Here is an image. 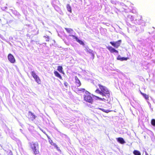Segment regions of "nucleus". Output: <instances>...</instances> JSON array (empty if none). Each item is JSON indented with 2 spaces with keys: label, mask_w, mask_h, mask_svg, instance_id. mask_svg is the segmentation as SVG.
Here are the masks:
<instances>
[{
  "label": "nucleus",
  "mask_w": 155,
  "mask_h": 155,
  "mask_svg": "<svg viewBox=\"0 0 155 155\" xmlns=\"http://www.w3.org/2000/svg\"><path fill=\"white\" fill-rule=\"evenodd\" d=\"M98 85L99 89H97L95 91V92L104 97L106 99H107V101H108L110 98V93L108 89L100 84H99Z\"/></svg>",
  "instance_id": "f257e3e1"
},
{
  "label": "nucleus",
  "mask_w": 155,
  "mask_h": 155,
  "mask_svg": "<svg viewBox=\"0 0 155 155\" xmlns=\"http://www.w3.org/2000/svg\"><path fill=\"white\" fill-rule=\"evenodd\" d=\"M30 147L33 151L35 155H39V144L37 142H32L29 143Z\"/></svg>",
  "instance_id": "f03ea898"
},
{
  "label": "nucleus",
  "mask_w": 155,
  "mask_h": 155,
  "mask_svg": "<svg viewBox=\"0 0 155 155\" xmlns=\"http://www.w3.org/2000/svg\"><path fill=\"white\" fill-rule=\"evenodd\" d=\"M84 100L91 104H92L93 102V100L91 96V94L87 91H85V94L84 95Z\"/></svg>",
  "instance_id": "7ed1b4c3"
},
{
  "label": "nucleus",
  "mask_w": 155,
  "mask_h": 155,
  "mask_svg": "<svg viewBox=\"0 0 155 155\" xmlns=\"http://www.w3.org/2000/svg\"><path fill=\"white\" fill-rule=\"evenodd\" d=\"M122 41L121 40H119L116 41L110 42V43L111 45L116 48H118L121 44Z\"/></svg>",
  "instance_id": "20e7f679"
},
{
  "label": "nucleus",
  "mask_w": 155,
  "mask_h": 155,
  "mask_svg": "<svg viewBox=\"0 0 155 155\" xmlns=\"http://www.w3.org/2000/svg\"><path fill=\"white\" fill-rule=\"evenodd\" d=\"M8 58L9 61L12 63H14L15 62V60L13 56L11 54H9L8 56Z\"/></svg>",
  "instance_id": "39448f33"
},
{
  "label": "nucleus",
  "mask_w": 155,
  "mask_h": 155,
  "mask_svg": "<svg viewBox=\"0 0 155 155\" xmlns=\"http://www.w3.org/2000/svg\"><path fill=\"white\" fill-rule=\"evenodd\" d=\"M28 118L30 120H33L36 118V116L35 114L31 111L28 112Z\"/></svg>",
  "instance_id": "423d86ee"
},
{
  "label": "nucleus",
  "mask_w": 155,
  "mask_h": 155,
  "mask_svg": "<svg viewBox=\"0 0 155 155\" xmlns=\"http://www.w3.org/2000/svg\"><path fill=\"white\" fill-rule=\"evenodd\" d=\"M70 36L72 37L73 38H74L79 43L80 45H84V42L82 41L79 40L78 38L75 36L74 35H69Z\"/></svg>",
  "instance_id": "0eeeda50"
},
{
  "label": "nucleus",
  "mask_w": 155,
  "mask_h": 155,
  "mask_svg": "<svg viewBox=\"0 0 155 155\" xmlns=\"http://www.w3.org/2000/svg\"><path fill=\"white\" fill-rule=\"evenodd\" d=\"M107 48L108 49L110 52L111 53H118V51L117 50H116L114 48L112 47L111 46H109L107 47Z\"/></svg>",
  "instance_id": "6e6552de"
},
{
  "label": "nucleus",
  "mask_w": 155,
  "mask_h": 155,
  "mask_svg": "<svg viewBox=\"0 0 155 155\" xmlns=\"http://www.w3.org/2000/svg\"><path fill=\"white\" fill-rule=\"evenodd\" d=\"M47 136L48 138L49 139V142L50 143L51 145L54 146V147L55 148H56L58 150H59V148L58 147V146L56 145V144L53 142L52 140L50 139V138L49 136H48V135Z\"/></svg>",
  "instance_id": "1a4fd4ad"
},
{
  "label": "nucleus",
  "mask_w": 155,
  "mask_h": 155,
  "mask_svg": "<svg viewBox=\"0 0 155 155\" xmlns=\"http://www.w3.org/2000/svg\"><path fill=\"white\" fill-rule=\"evenodd\" d=\"M75 82L76 84L78 87L80 86L81 85V83L78 78L77 76H76L75 77Z\"/></svg>",
  "instance_id": "9d476101"
},
{
  "label": "nucleus",
  "mask_w": 155,
  "mask_h": 155,
  "mask_svg": "<svg viewBox=\"0 0 155 155\" xmlns=\"http://www.w3.org/2000/svg\"><path fill=\"white\" fill-rule=\"evenodd\" d=\"M117 141L121 144H123L125 143L123 138L122 137H118L117 138Z\"/></svg>",
  "instance_id": "9b49d317"
},
{
  "label": "nucleus",
  "mask_w": 155,
  "mask_h": 155,
  "mask_svg": "<svg viewBox=\"0 0 155 155\" xmlns=\"http://www.w3.org/2000/svg\"><path fill=\"white\" fill-rule=\"evenodd\" d=\"M94 98H95L96 100H101V101H107V99H106L105 97H103V98H101V97H98V96H95V95H94Z\"/></svg>",
  "instance_id": "f8f14e48"
},
{
  "label": "nucleus",
  "mask_w": 155,
  "mask_h": 155,
  "mask_svg": "<svg viewBox=\"0 0 155 155\" xmlns=\"http://www.w3.org/2000/svg\"><path fill=\"white\" fill-rule=\"evenodd\" d=\"M54 74L56 77L58 78L61 79H62V77L58 71H54Z\"/></svg>",
  "instance_id": "ddd939ff"
},
{
  "label": "nucleus",
  "mask_w": 155,
  "mask_h": 155,
  "mask_svg": "<svg viewBox=\"0 0 155 155\" xmlns=\"http://www.w3.org/2000/svg\"><path fill=\"white\" fill-rule=\"evenodd\" d=\"M97 109H99V110H100L102 111H103V112H104L106 113H108L109 112H110L113 111V110H105L104 109H103V108H97Z\"/></svg>",
  "instance_id": "4468645a"
},
{
  "label": "nucleus",
  "mask_w": 155,
  "mask_h": 155,
  "mask_svg": "<svg viewBox=\"0 0 155 155\" xmlns=\"http://www.w3.org/2000/svg\"><path fill=\"white\" fill-rule=\"evenodd\" d=\"M31 75L34 78L35 80L36 79L38 76L36 74L35 72L34 71H32L31 73Z\"/></svg>",
  "instance_id": "2eb2a0df"
},
{
  "label": "nucleus",
  "mask_w": 155,
  "mask_h": 155,
  "mask_svg": "<svg viewBox=\"0 0 155 155\" xmlns=\"http://www.w3.org/2000/svg\"><path fill=\"white\" fill-rule=\"evenodd\" d=\"M62 70L63 68L62 66H59L58 67V71L61 73H64V71H62Z\"/></svg>",
  "instance_id": "dca6fc26"
},
{
  "label": "nucleus",
  "mask_w": 155,
  "mask_h": 155,
  "mask_svg": "<svg viewBox=\"0 0 155 155\" xmlns=\"http://www.w3.org/2000/svg\"><path fill=\"white\" fill-rule=\"evenodd\" d=\"M66 8L67 10L70 13L72 12L71 6L69 4H67L66 5Z\"/></svg>",
  "instance_id": "f3484780"
},
{
  "label": "nucleus",
  "mask_w": 155,
  "mask_h": 155,
  "mask_svg": "<svg viewBox=\"0 0 155 155\" xmlns=\"http://www.w3.org/2000/svg\"><path fill=\"white\" fill-rule=\"evenodd\" d=\"M140 93L146 100H149V96L148 95L144 93H143L141 92H140Z\"/></svg>",
  "instance_id": "a211bd4d"
},
{
  "label": "nucleus",
  "mask_w": 155,
  "mask_h": 155,
  "mask_svg": "<svg viewBox=\"0 0 155 155\" xmlns=\"http://www.w3.org/2000/svg\"><path fill=\"white\" fill-rule=\"evenodd\" d=\"M65 29L66 30L67 32L68 33H71V32L73 31V30L71 28H65Z\"/></svg>",
  "instance_id": "6ab92c4d"
},
{
  "label": "nucleus",
  "mask_w": 155,
  "mask_h": 155,
  "mask_svg": "<svg viewBox=\"0 0 155 155\" xmlns=\"http://www.w3.org/2000/svg\"><path fill=\"white\" fill-rule=\"evenodd\" d=\"M133 153L135 155H141L140 152L137 150H134Z\"/></svg>",
  "instance_id": "aec40b11"
},
{
  "label": "nucleus",
  "mask_w": 155,
  "mask_h": 155,
  "mask_svg": "<svg viewBox=\"0 0 155 155\" xmlns=\"http://www.w3.org/2000/svg\"><path fill=\"white\" fill-rule=\"evenodd\" d=\"M35 81L38 84H41V81L39 78L38 76L37 78L36 79Z\"/></svg>",
  "instance_id": "412c9836"
},
{
  "label": "nucleus",
  "mask_w": 155,
  "mask_h": 155,
  "mask_svg": "<svg viewBox=\"0 0 155 155\" xmlns=\"http://www.w3.org/2000/svg\"><path fill=\"white\" fill-rule=\"evenodd\" d=\"M87 52H88L90 54H91V56L93 58H94V53L93 52V51H87Z\"/></svg>",
  "instance_id": "4be33fe9"
},
{
  "label": "nucleus",
  "mask_w": 155,
  "mask_h": 155,
  "mask_svg": "<svg viewBox=\"0 0 155 155\" xmlns=\"http://www.w3.org/2000/svg\"><path fill=\"white\" fill-rule=\"evenodd\" d=\"M151 124L153 126H155V120L154 119H152L151 120Z\"/></svg>",
  "instance_id": "5701e85b"
},
{
  "label": "nucleus",
  "mask_w": 155,
  "mask_h": 155,
  "mask_svg": "<svg viewBox=\"0 0 155 155\" xmlns=\"http://www.w3.org/2000/svg\"><path fill=\"white\" fill-rule=\"evenodd\" d=\"M129 58H124V57H121V60L120 61H126Z\"/></svg>",
  "instance_id": "b1692460"
},
{
  "label": "nucleus",
  "mask_w": 155,
  "mask_h": 155,
  "mask_svg": "<svg viewBox=\"0 0 155 155\" xmlns=\"http://www.w3.org/2000/svg\"><path fill=\"white\" fill-rule=\"evenodd\" d=\"M44 37L46 39V41H49V36H44Z\"/></svg>",
  "instance_id": "393cba45"
},
{
  "label": "nucleus",
  "mask_w": 155,
  "mask_h": 155,
  "mask_svg": "<svg viewBox=\"0 0 155 155\" xmlns=\"http://www.w3.org/2000/svg\"><path fill=\"white\" fill-rule=\"evenodd\" d=\"M121 58V57H120V55H119L117 57V59L118 60H120Z\"/></svg>",
  "instance_id": "a878e982"
},
{
  "label": "nucleus",
  "mask_w": 155,
  "mask_h": 155,
  "mask_svg": "<svg viewBox=\"0 0 155 155\" xmlns=\"http://www.w3.org/2000/svg\"><path fill=\"white\" fill-rule=\"evenodd\" d=\"M80 91H82V92H84L85 91V89L84 88H81L79 90Z\"/></svg>",
  "instance_id": "bb28decb"
},
{
  "label": "nucleus",
  "mask_w": 155,
  "mask_h": 155,
  "mask_svg": "<svg viewBox=\"0 0 155 155\" xmlns=\"http://www.w3.org/2000/svg\"><path fill=\"white\" fill-rule=\"evenodd\" d=\"M64 85L66 87H67L68 86V84L67 82H65L64 83Z\"/></svg>",
  "instance_id": "cd10ccee"
},
{
  "label": "nucleus",
  "mask_w": 155,
  "mask_h": 155,
  "mask_svg": "<svg viewBox=\"0 0 155 155\" xmlns=\"http://www.w3.org/2000/svg\"><path fill=\"white\" fill-rule=\"evenodd\" d=\"M145 153L146 155H148V153H147V152L146 151L145 152Z\"/></svg>",
  "instance_id": "c85d7f7f"
}]
</instances>
